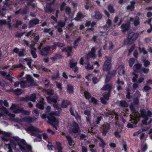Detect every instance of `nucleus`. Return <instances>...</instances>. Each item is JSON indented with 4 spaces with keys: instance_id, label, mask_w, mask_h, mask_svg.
<instances>
[{
    "instance_id": "obj_1",
    "label": "nucleus",
    "mask_w": 152,
    "mask_h": 152,
    "mask_svg": "<svg viewBox=\"0 0 152 152\" xmlns=\"http://www.w3.org/2000/svg\"><path fill=\"white\" fill-rule=\"evenodd\" d=\"M130 108L132 113V115H130V121L132 124H127V127L128 128H133L136 127V124L139 120L140 117L144 118V119L142 121L143 124L148 125L151 123L152 121V118H150V121L147 122L150 119V117H151L152 114V113L150 111L148 110L147 113L145 109L141 110V114L140 115L136 111L133 104H132L130 105Z\"/></svg>"
},
{
    "instance_id": "obj_2",
    "label": "nucleus",
    "mask_w": 152,
    "mask_h": 152,
    "mask_svg": "<svg viewBox=\"0 0 152 152\" xmlns=\"http://www.w3.org/2000/svg\"><path fill=\"white\" fill-rule=\"evenodd\" d=\"M61 110H58L57 111H52L49 114L48 117V123L50 125L52 126L53 127L55 128V129H58L57 126L59 123L58 121L56 118L54 116H59Z\"/></svg>"
},
{
    "instance_id": "obj_3",
    "label": "nucleus",
    "mask_w": 152,
    "mask_h": 152,
    "mask_svg": "<svg viewBox=\"0 0 152 152\" xmlns=\"http://www.w3.org/2000/svg\"><path fill=\"white\" fill-rule=\"evenodd\" d=\"M112 84H106L104 85L101 89L102 90H108V92L107 93L104 94L103 95V98H101V100L102 103L104 104H106V101L109 99V96L112 88Z\"/></svg>"
},
{
    "instance_id": "obj_4",
    "label": "nucleus",
    "mask_w": 152,
    "mask_h": 152,
    "mask_svg": "<svg viewBox=\"0 0 152 152\" xmlns=\"http://www.w3.org/2000/svg\"><path fill=\"white\" fill-rule=\"evenodd\" d=\"M47 99L48 101H50L51 102L54 103V104H53V106L54 108L60 110H61V109L59 107L58 105L57 104V102L59 101V96L57 94H55L52 97H51L50 96H48Z\"/></svg>"
},
{
    "instance_id": "obj_5",
    "label": "nucleus",
    "mask_w": 152,
    "mask_h": 152,
    "mask_svg": "<svg viewBox=\"0 0 152 152\" xmlns=\"http://www.w3.org/2000/svg\"><path fill=\"white\" fill-rule=\"evenodd\" d=\"M139 35V33L132 32L128 35V38L125 41V44L130 45L134 42Z\"/></svg>"
},
{
    "instance_id": "obj_6",
    "label": "nucleus",
    "mask_w": 152,
    "mask_h": 152,
    "mask_svg": "<svg viewBox=\"0 0 152 152\" xmlns=\"http://www.w3.org/2000/svg\"><path fill=\"white\" fill-rule=\"evenodd\" d=\"M51 46L48 45L42 48L40 51L41 55L42 56H49L50 53V50Z\"/></svg>"
},
{
    "instance_id": "obj_7",
    "label": "nucleus",
    "mask_w": 152,
    "mask_h": 152,
    "mask_svg": "<svg viewBox=\"0 0 152 152\" xmlns=\"http://www.w3.org/2000/svg\"><path fill=\"white\" fill-rule=\"evenodd\" d=\"M95 57V47H93L91 51L86 53V56L85 58L86 60L85 62L87 63H89V61L90 58Z\"/></svg>"
},
{
    "instance_id": "obj_8",
    "label": "nucleus",
    "mask_w": 152,
    "mask_h": 152,
    "mask_svg": "<svg viewBox=\"0 0 152 152\" xmlns=\"http://www.w3.org/2000/svg\"><path fill=\"white\" fill-rule=\"evenodd\" d=\"M56 0H53V1L46 4V6L44 8V9L45 12L52 13L54 11V10L52 8V5L55 3Z\"/></svg>"
},
{
    "instance_id": "obj_9",
    "label": "nucleus",
    "mask_w": 152,
    "mask_h": 152,
    "mask_svg": "<svg viewBox=\"0 0 152 152\" xmlns=\"http://www.w3.org/2000/svg\"><path fill=\"white\" fill-rule=\"evenodd\" d=\"M110 129V126L109 124L105 123L103 124L101 127L102 135L104 136H105Z\"/></svg>"
},
{
    "instance_id": "obj_10",
    "label": "nucleus",
    "mask_w": 152,
    "mask_h": 152,
    "mask_svg": "<svg viewBox=\"0 0 152 152\" xmlns=\"http://www.w3.org/2000/svg\"><path fill=\"white\" fill-rule=\"evenodd\" d=\"M111 59L110 58H108L105 61L103 67L104 70L109 71L111 67Z\"/></svg>"
},
{
    "instance_id": "obj_11",
    "label": "nucleus",
    "mask_w": 152,
    "mask_h": 152,
    "mask_svg": "<svg viewBox=\"0 0 152 152\" xmlns=\"http://www.w3.org/2000/svg\"><path fill=\"white\" fill-rule=\"evenodd\" d=\"M105 115L106 117L109 116L110 117H112V118L114 117L116 120L118 119V115L114 111H110L105 114Z\"/></svg>"
},
{
    "instance_id": "obj_12",
    "label": "nucleus",
    "mask_w": 152,
    "mask_h": 152,
    "mask_svg": "<svg viewBox=\"0 0 152 152\" xmlns=\"http://www.w3.org/2000/svg\"><path fill=\"white\" fill-rule=\"evenodd\" d=\"M71 104V103L69 100L64 99L61 104V106L62 108H67L69 105Z\"/></svg>"
},
{
    "instance_id": "obj_13",
    "label": "nucleus",
    "mask_w": 152,
    "mask_h": 152,
    "mask_svg": "<svg viewBox=\"0 0 152 152\" xmlns=\"http://www.w3.org/2000/svg\"><path fill=\"white\" fill-rule=\"evenodd\" d=\"M39 20L37 18L32 19L29 22V28L33 27L34 25H35L39 23Z\"/></svg>"
},
{
    "instance_id": "obj_14",
    "label": "nucleus",
    "mask_w": 152,
    "mask_h": 152,
    "mask_svg": "<svg viewBox=\"0 0 152 152\" xmlns=\"http://www.w3.org/2000/svg\"><path fill=\"white\" fill-rule=\"evenodd\" d=\"M80 130V127L77 123H75L72 126V131L74 133H77Z\"/></svg>"
},
{
    "instance_id": "obj_15",
    "label": "nucleus",
    "mask_w": 152,
    "mask_h": 152,
    "mask_svg": "<svg viewBox=\"0 0 152 152\" xmlns=\"http://www.w3.org/2000/svg\"><path fill=\"white\" fill-rule=\"evenodd\" d=\"M114 46L112 43L110 41H106L104 46V49L105 50L107 48H108L110 50L113 49Z\"/></svg>"
},
{
    "instance_id": "obj_16",
    "label": "nucleus",
    "mask_w": 152,
    "mask_h": 152,
    "mask_svg": "<svg viewBox=\"0 0 152 152\" xmlns=\"http://www.w3.org/2000/svg\"><path fill=\"white\" fill-rule=\"evenodd\" d=\"M27 130L31 132H36L38 133L41 132L42 131L39 130L37 128L31 125L28 127Z\"/></svg>"
},
{
    "instance_id": "obj_17",
    "label": "nucleus",
    "mask_w": 152,
    "mask_h": 152,
    "mask_svg": "<svg viewBox=\"0 0 152 152\" xmlns=\"http://www.w3.org/2000/svg\"><path fill=\"white\" fill-rule=\"evenodd\" d=\"M117 90L118 91H119L122 90V88L121 86L124 84V82L121 81L120 79L118 78L117 81Z\"/></svg>"
},
{
    "instance_id": "obj_18",
    "label": "nucleus",
    "mask_w": 152,
    "mask_h": 152,
    "mask_svg": "<svg viewBox=\"0 0 152 152\" xmlns=\"http://www.w3.org/2000/svg\"><path fill=\"white\" fill-rule=\"evenodd\" d=\"M130 25V21H129L127 22L125 24H123L121 26L122 31L124 32L125 31L128 30Z\"/></svg>"
},
{
    "instance_id": "obj_19",
    "label": "nucleus",
    "mask_w": 152,
    "mask_h": 152,
    "mask_svg": "<svg viewBox=\"0 0 152 152\" xmlns=\"http://www.w3.org/2000/svg\"><path fill=\"white\" fill-rule=\"evenodd\" d=\"M140 18L139 17H136L134 19L132 18L130 19V21L133 22V24L134 26H137L140 24Z\"/></svg>"
},
{
    "instance_id": "obj_20",
    "label": "nucleus",
    "mask_w": 152,
    "mask_h": 152,
    "mask_svg": "<svg viewBox=\"0 0 152 152\" xmlns=\"http://www.w3.org/2000/svg\"><path fill=\"white\" fill-rule=\"evenodd\" d=\"M28 101H31L35 102L37 99L36 94L35 93H33L30 96H27Z\"/></svg>"
},
{
    "instance_id": "obj_21",
    "label": "nucleus",
    "mask_w": 152,
    "mask_h": 152,
    "mask_svg": "<svg viewBox=\"0 0 152 152\" xmlns=\"http://www.w3.org/2000/svg\"><path fill=\"white\" fill-rule=\"evenodd\" d=\"M45 103L43 101H40L36 104V107L41 110H43L44 108Z\"/></svg>"
},
{
    "instance_id": "obj_22",
    "label": "nucleus",
    "mask_w": 152,
    "mask_h": 152,
    "mask_svg": "<svg viewBox=\"0 0 152 152\" xmlns=\"http://www.w3.org/2000/svg\"><path fill=\"white\" fill-rule=\"evenodd\" d=\"M124 68V66L122 65H121L118 67V73L119 75H124L125 72Z\"/></svg>"
},
{
    "instance_id": "obj_23",
    "label": "nucleus",
    "mask_w": 152,
    "mask_h": 152,
    "mask_svg": "<svg viewBox=\"0 0 152 152\" xmlns=\"http://www.w3.org/2000/svg\"><path fill=\"white\" fill-rule=\"evenodd\" d=\"M26 80L30 83V85L31 86L34 85V80L33 78L31 75H28L26 76Z\"/></svg>"
},
{
    "instance_id": "obj_24",
    "label": "nucleus",
    "mask_w": 152,
    "mask_h": 152,
    "mask_svg": "<svg viewBox=\"0 0 152 152\" xmlns=\"http://www.w3.org/2000/svg\"><path fill=\"white\" fill-rule=\"evenodd\" d=\"M11 134L10 133L4 132L3 133L4 136L2 137V140L6 142L9 141V139L7 138V137H10Z\"/></svg>"
},
{
    "instance_id": "obj_25",
    "label": "nucleus",
    "mask_w": 152,
    "mask_h": 152,
    "mask_svg": "<svg viewBox=\"0 0 152 152\" xmlns=\"http://www.w3.org/2000/svg\"><path fill=\"white\" fill-rule=\"evenodd\" d=\"M66 138L68 141V143L70 146H72L73 143H74L73 140L70 135H67L66 136Z\"/></svg>"
},
{
    "instance_id": "obj_26",
    "label": "nucleus",
    "mask_w": 152,
    "mask_h": 152,
    "mask_svg": "<svg viewBox=\"0 0 152 152\" xmlns=\"http://www.w3.org/2000/svg\"><path fill=\"white\" fill-rule=\"evenodd\" d=\"M11 91L14 94L17 96L20 95L22 93L21 89L18 88L15 90H12Z\"/></svg>"
},
{
    "instance_id": "obj_27",
    "label": "nucleus",
    "mask_w": 152,
    "mask_h": 152,
    "mask_svg": "<svg viewBox=\"0 0 152 152\" xmlns=\"http://www.w3.org/2000/svg\"><path fill=\"white\" fill-rule=\"evenodd\" d=\"M72 47L68 46L67 47H64L61 50L62 52H65L66 53L72 52Z\"/></svg>"
},
{
    "instance_id": "obj_28",
    "label": "nucleus",
    "mask_w": 152,
    "mask_h": 152,
    "mask_svg": "<svg viewBox=\"0 0 152 152\" xmlns=\"http://www.w3.org/2000/svg\"><path fill=\"white\" fill-rule=\"evenodd\" d=\"M84 17V15L83 13L78 12L77 14L76 17L75 19L76 20L79 21L81 19L83 18Z\"/></svg>"
},
{
    "instance_id": "obj_29",
    "label": "nucleus",
    "mask_w": 152,
    "mask_h": 152,
    "mask_svg": "<svg viewBox=\"0 0 152 152\" xmlns=\"http://www.w3.org/2000/svg\"><path fill=\"white\" fill-rule=\"evenodd\" d=\"M56 145L57 146L58 152H62V150L63 148V147L61 146V142H56Z\"/></svg>"
},
{
    "instance_id": "obj_30",
    "label": "nucleus",
    "mask_w": 152,
    "mask_h": 152,
    "mask_svg": "<svg viewBox=\"0 0 152 152\" xmlns=\"http://www.w3.org/2000/svg\"><path fill=\"white\" fill-rule=\"evenodd\" d=\"M141 65L138 64L134 65L133 67V69L136 70L137 72H140L141 70Z\"/></svg>"
},
{
    "instance_id": "obj_31",
    "label": "nucleus",
    "mask_w": 152,
    "mask_h": 152,
    "mask_svg": "<svg viewBox=\"0 0 152 152\" xmlns=\"http://www.w3.org/2000/svg\"><path fill=\"white\" fill-rule=\"evenodd\" d=\"M67 92L69 94H72L74 92V87L72 86L68 85L67 87Z\"/></svg>"
},
{
    "instance_id": "obj_32",
    "label": "nucleus",
    "mask_w": 152,
    "mask_h": 152,
    "mask_svg": "<svg viewBox=\"0 0 152 152\" xmlns=\"http://www.w3.org/2000/svg\"><path fill=\"white\" fill-rule=\"evenodd\" d=\"M97 137L100 142L99 143L100 146L103 148L104 147L105 145H106V143L100 137L98 136Z\"/></svg>"
},
{
    "instance_id": "obj_33",
    "label": "nucleus",
    "mask_w": 152,
    "mask_h": 152,
    "mask_svg": "<svg viewBox=\"0 0 152 152\" xmlns=\"http://www.w3.org/2000/svg\"><path fill=\"white\" fill-rule=\"evenodd\" d=\"M36 50L35 48H33L31 51V54L33 58H37V56L36 53Z\"/></svg>"
},
{
    "instance_id": "obj_34",
    "label": "nucleus",
    "mask_w": 152,
    "mask_h": 152,
    "mask_svg": "<svg viewBox=\"0 0 152 152\" xmlns=\"http://www.w3.org/2000/svg\"><path fill=\"white\" fill-rule=\"evenodd\" d=\"M23 60L27 62V64L28 66L30 68L31 66V64L32 62V59L27 58L24 59Z\"/></svg>"
},
{
    "instance_id": "obj_35",
    "label": "nucleus",
    "mask_w": 152,
    "mask_h": 152,
    "mask_svg": "<svg viewBox=\"0 0 152 152\" xmlns=\"http://www.w3.org/2000/svg\"><path fill=\"white\" fill-rule=\"evenodd\" d=\"M7 10V7L4 5L3 6L1 9V14L2 15V17H5L6 15V11Z\"/></svg>"
},
{
    "instance_id": "obj_36",
    "label": "nucleus",
    "mask_w": 152,
    "mask_h": 152,
    "mask_svg": "<svg viewBox=\"0 0 152 152\" xmlns=\"http://www.w3.org/2000/svg\"><path fill=\"white\" fill-rule=\"evenodd\" d=\"M65 11L66 14L68 15H70L71 12V8L68 6H66L65 8Z\"/></svg>"
},
{
    "instance_id": "obj_37",
    "label": "nucleus",
    "mask_w": 152,
    "mask_h": 152,
    "mask_svg": "<svg viewBox=\"0 0 152 152\" xmlns=\"http://www.w3.org/2000/svg\"><path fill=\"white\" fill-rule=\"evenodd\" d=\"M84 96L86 99H89L91 98V94L88 91H86L84 92Z\"/></svg>"
},
{
    "instance_id": "obj_38",
    "label": "nucleus",
    "mask_w": 152,
    "mask_h": 152,
    "mask_svg": "<svg viewBox=\"0 0 152 152\" xmlns=\"http://www.w3.org/2000/svg\"><path fill=\"white\" fill-rule=\"evenodd\" d=\"M135 4L134 1H132L131 2L130 5H129L127 8L128 10H130L131 11H132L134 8V4Z\"/></svg>"
},
{
    "instance_id": "obj_39",
    "label": "nucleus",
    "mask_w": 152,
    "mask_h": 152,
    "mask_svg": "<svg viewBox=\"0 0 152 152\" xmlns=\"http://www.w3.org/2000/svg\"><path fill=\"white\" fill-rule=\"evenodd\" d=\"M85 64L87 65V66H85V68L87 69L90 70L93 69V66L92 65H90L89 64V63H87L86 62Z\"/></svg>"
},
{
    "instance_id": "obj_40",
    "label": "nucleus",
    "mask_w": 152,
    "mask_h": 152,
    "mask_svg": "<svg viewBox=\"0 0 152 152\" xmlns=\"http://www.w3.org/2000/svg\"><path fill=\"white\" fill-rule=\"evenodd\" d=\"M9 141H10V143H8V144H10V147H12V148L13 147V146H14L15 147H16V144L14 141L11 139H9Z\"/></svg>"
},
{
    "instance_id": "obj_41",
    "label": "nucleus",
    "mask_w": 152,
    "mask_h": 152,
    "mask_svg": "<svg viewBox=\"0 0 152 152\" xmlns=\"http://www.w3.org/2000/svg\"><path fill=\"white\" fill-rule=\"evenodd\" d=\"M23 119L25 122H30L32 121V118L29 116L24 118Z\"/></svg>"
},
{
    "instance_id": "obj_42",
    "label": "nucleus",
    "mask_w": 152,
    "mask_h": 152,
    "mask_svg": "<svg viewBox=\"0 0 152 152\" xmlns=\"http://www.w3.org/2000/svg\"><path fill=\"white\" fill-rule=\"evenodd\" d=\"M18 145L20 149L22 152H27L25 148L21 145L20 143H18Z\"/></svg>"
},
{
    "instance_id": "obj_43",
    "label": "nucleus",
    "mask_w": 152,
    "mask_h": 152,
    "mask_svg": "<svg viewBox=\"0 0 152 152\" xmlns=\"http://www.w3.org/2000/svg\"><path fill=\"white\" fill-rule=\"evenodd\" d=\"M66 5V2L64 1L61 3L60 7V10L61 11H64L65 9V7Z\"/></svg>"
},
{
    "instance_id": "obj_44",
    "label": "nucleus",
    "mask_w": 152,
    "mask_h": 152,
    "mask_svg": "<svg viewBox=\"0 0 152 152\" xmlns=\"http://www.w3.org/2000/svg\"><path fill=\"white\" fill-rule=\"evenodd\" d=\"M102 17V15L99 12H96V19H101Z\"/></svg>"
},
{
    "instance_id": "obj_45",
    "label": "nucleus",
    "mask_w": 152,
    "mask_h": 152,
    "mask_svg": "<svg viewBox=\"0 0 152 152\" xmlns=\"http://www.w3.org/2000/svg\"><path fill=\"white\" fill-rule=\"evenodd\" d=\"M25 52V50L24 48L22 49V50L19 52L18 53V55L20 57H23L24 56V53Z\"/></svg>"
},
{
    "instance_id": "obj_46",
    "label": "nucleus",
    "mask_w": 152,
    "mask_h": 152,
    "mask_svg": "<svg viewBox=\"0 0 152 152\" xmlns=\"http://www.w3.org/2000/svg\"><path fill=\"white\" fill-rule=\"evenodd\" d=\"M55 43L56 44V45L57 46V47L59 48L62 47L65 45V44L64 43L60 42H55Z\"/></svg>"
},
{
    "instance_id": "obj_47",
    "label": "nucleus",
    "mask_w": 152,
    "mask_h": 152,
    "mask_svg": "<svg viewBox=\"0 0 152 152\" xmlns=\"http://www.w3.org/2000/svg\"><path fill=\"white\" fill-rule=\"evenodd\" d=\"M135 59L134 58H130L129 61V63L130 67H131L133 66V64L134 63Z\"/></svg>"
},
{
    "instance_id": "obj_48",
    "label": "nucleus",
    "mask_w": 152,
    "mask_h": 152,
    "mask_svg": "<svg viewBox=\"0 0 152 152\" xmlns=\"http://www.w3.org/2000/svg\"><path fill=\"white\" fill-rule=\"evenodd\" d=\"M47 93L48 95H49V96H53L54 95V91L52 89L48 90L47 91Z\"/></svg>"
},
{
    "instance_id": "obj_49",
    "label": "nucleus",
    "mask_w": 152,
    "mask_h": 152,
    "mask_svg": "<svg viewBox=\"0 0 152 152\" xmlns=\"http://www.w3.org/2000/svg\"><path fill=\"white\" fill-rule=\"evenodd\" d=\"M72 60H71L70 61V63H69V64H70V67L71 68H73L75 67L76 66V65L77 64V62H76L75 63H73L72 61Z\"/></svg>"
},
{
    "instance_id": "obj_50",
    "label": "nucleus",
    "mask_w": 152,
    "mask_h": 152,
    "mask_svg": "<svg viewBox=\"0 0 152 152\" xmlns=\"http://www.w3.org/2000/svg\"><path fill=\"white\" fill-rule=\"evenodd\" d=\"M6 114H7L8 113V116L10 117L12 119H13L15 116L14 114H12L11 113H9L7 111L6 112Z\"/></svg>"
},
{
    "instance_id": "obj_51",
    "label": "nucleus",
    "mask_w": 152,
    "mask_h": 152,
    "mask_svg": "<svg viewBox=\"0 0 152 152\" xmlns=\"http://www.w3.org/2000/svg\"><path fill=\"white\" fill-rule=\"evenodd\" d=\"M65 25V22H64L59 21L58 22V26L61 27H64Z\"/></svg>"
},
{
    "instance_id": "obj_52",
    "label": "nucleus",
    "mask_w": 152,
    "mask_h": 152,
    "mask_svg": "<svg viewBox=\"0 0 152 152\" xmlns=\"http://www.w3.org/2000/svg\"><path fill=\"white\" fill-rule=\"evenodd\" d=\"M111 78V76L110 74V73H108V74L106 76V78L105 79V82L106 83H108L109 81L110 80Z\"/></svg>"
},
{
    "instance_id": "obj_53",
    "label": "nucleus",
    "mask_w": 152,
    "mask_h": 152,
    "mask_svg": "<svg viewBox=\"0 0 152 152\" xmlns=\"http://www.w3.org/2000/svg\"><path fill=\"white\" fill-rule=\"evenodd\" d=\"M21 113L25 115H29L30 114V111L28 110H24L22 108Z\"/></svg>"
},
{
    "instance_id": "obj_54",
    "label": "nucleus",
    "mask_w": 152,
    "mask_h": 152,
    "mask_svg": "<svg viewBox=\"0 0 152 152\" xmlns=\"http://www.w3.org/2000/svg\"><path fill=\"white\" fill-rule=\"evenodd\" d=\"M120 103L121 106L123 107H126L128 106L127 104L125 101H121Z\"/></svg>"
},
{
    "instance_id": "obj_55",
    "label": "nucleus",
    "mask_w": 152,
    "mask_h": 152,
    "mask_svg": "<svg viewBox=\"0 0 152 152\" xmlns=\"http://www.w3.org/2000/svg\"><path fill=\"white\" fill-rule=\"evenodd\" d=\"M26 33V32H23L22 33H17L15 34V36L17 37H21L23 36V35Z\"/></svg>"
},
{
    "instance_id": "obj_56",
    "label": "nucleus",
    "mask_w": 152,
    "mask_h": 152,
    "mask_svg": "<svg viewBox=\"0 0 152 152\" xmlns=\"http://www.w3.org/2000/svg\"><path fill=\"white\" fill-rule=\"evenodd\" d=\"M151 88L150 87L147 85H146L144 86L143 88L142 89V90L143 91L147 92L148 91L151 90Z\"/></svg>"
},
{
    "instance_id": "obj_57",
    "label": "nucleus",
    "mask_w": 152,
    "mask_h": 152,
    "mask_svg": "<svg viewBox=\"0 0 152 152\" xmlns=\"http://www.w3.org/2000/svg\"><path fill=\"white\" fill-rule=\"evenodd\" d=\"M22 109V108H20L17 107L15 110L13 111V112L15 113H21Z\"/></svg>"
},
{
    "instance_id": "obj_58",
    "label": "nucleus",
    "mask_w": 152,
    "mask_h": 152,
    "mask_svg": "<svg viewBox=\"0 0 152 152\" xmlns=\"http://www.w3.org/2000/svg\"><path fill=\"white\" fill-rule=\"evenodd\" d=\"M18 143H20L21 145L23 146V145H26V143L25 140L23 139H20V140L18 142Z\"/></svg>"
},
{
    "instance_id": "obj_59",
    "label": "nucleus",
    "mask_w": 152,
    "mask_h": 152,
    "mask_svg": "<svg viewBox=\"0 0 152 152\" xmlns=\"http://www.w3.org/2000/svg\"><path fill=\"white\" fill-rule=\"evenodd\" d=\"M135 48V45H133L131 46V48L129 50V53L128 55V56H129L131 52L133 51V49Z\"/></svg>"
},
{
    "instance_id": "obj_60",
    "label": "nucleus",
    "mask_w": 152,
    "mask_h": 152,
    "mask_svg": "<svg viewBox=\"0 0 152 152\" xmlns=\"http://www.w3.org/2000/svg\"><path fill=\"white\" fill-rule=\"evenodd\" d=\"M108 9L111 13H113L114 12V10L113 9V7L111 5H109L108 6Z\"/></svg>"
},
{
    "instance_id": "obj_61",
    "label": "nucleus",
    "mask_w": 152,
    "mask_h": 152,
    "mask_svg": "<svg viewBox=\"0 0 152 152\" xmlns=\"http://www.w3.org/2000/svg\"><path fill=\"white\" fill-rule=\"evenodd\" d=\"M26 82L25 81H22L20 83V85L21 87L22 88H25L26 87Z\"/></svg>"
},
{
    "instance_id": "obj_62",
    "label": "nucleus",
    "mask_w": 152,
    "mask_h": 152,
    "mask_svg": "<svg viewBox=\"0 0 152 152\" xmlns=\"http://www.w3.org/2000/svg\"><path fill=\"white\" fill-rule=\"evenodd\" d=\"M144 131V130L140 129L137 132L134 133L133 134L134 136H136L140 134L141 133Z\"/></svg>"
},
{
    "instance_id": "obj_63",
    "label": "nucleus",
    "mask_w": 152,
    "mask_h": 152,
    "mask_svg": "<svg viewBox=\"0 0 152 152\" xmlns=\"http://www.w3.org/2000/svg\"><path fill=\"white\" fill-rule=\"evenodd\" d=\"M19 100L20 101L27 102L28 101L27 96L25 97H21L20 98Z\"/></svg>"
},
{
    "instance_id": "obj_64",
    "label": "nucleus",
    "mask_w": 152,
    "mask_h": 152,
    "mask_svg": "<svg viewBox=\"0 0 152 152\" xmlns=\"http://www.w3.org/2000/svg\"><path fill=\"white\" fill-rule=\"evenodd\" d=\"M140 50L141 53H142L144 55L146 54L147 53V52L144 48H140Z\"/></svg>"
}]
</instances>
